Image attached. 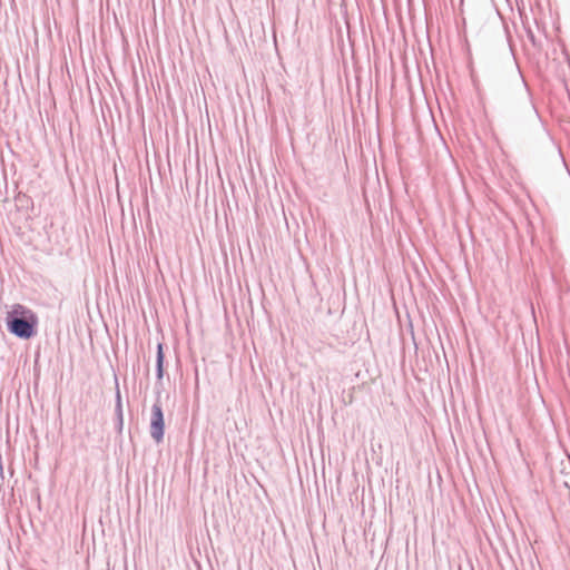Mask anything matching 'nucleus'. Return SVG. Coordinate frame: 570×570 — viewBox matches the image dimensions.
<instances>
[{"mask_svg":"<svg viewBox=\"0 0 570 570\" xmlns=\"http://www.w3.org/2000/svg\"><path fill=\"white\" fill-rule=\"evenodd\" d=\"M163 362H164L163 346H161V344H159L158 351H157V365H158V376L159 377L163 375Z\"/></svg>","mask_w":570,"mask_h":570,"instance_id":"3","label":"nucleus"},{"mask_svg":"<svg viewBox=\"0 0 570 570\" xmlns=\"http://www.w3.org/2000/svg\"><path fill=\"white\" fill-rule=\"evenodd\" d=\"M164 428L165 424L161 407L158 404H155L151 413L150 434L156 442H160L163 440Z\"/></svg>","mask_w":570,"mask_h":570,"instance_id":"2","label":"nucleus"},{"mask_svg":"<svg viewBox=\"0 0 570 570\" xmlns=\"http://www.w3.org/2000/svg\"><path fill=\"white\" fill-rule=\"evenodd\" d=\"M36 317L32 312L21 305H16L8 314V328L14 335L30 338L35 333Z\"/></svg>","mask_w":570,"mask_h":570,"instance_id":"1","label":"nucleus"}]
</instances>
